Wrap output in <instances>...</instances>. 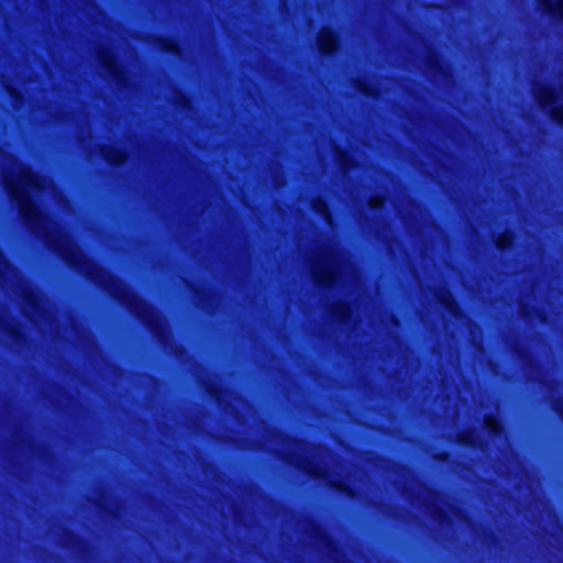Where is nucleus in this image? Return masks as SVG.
Segmentation results:
<instances>
[{
  "instance_id": "obj_11",
  "label": "nucleus",
  "mask_w": 563,
  "mask_h": 563,
  "mask_svg": "<svg viewBox=\"0 0 563 563\" xmlns=\"http://www.w3.org/2000/svg\"><path fill=\"white\" fill-rule=\"evenodd\" d=\"M441 301L443 303V306L451 312V313H455L456 312V307L455 305L453 303L452 301V298L449 294H445L441 297Z\"/></svg>"
},
{
  "instance_id": "obj_14",
  "label": "nucleus",
  "mask_w": 563,
  "mask_h": 563,
  "mask_svg": "<svg viewBox=\"0 0 563 563\" xmlns=\"http://www.w3.org/2000/svg\"><path fill=\"white\" fill-rule=\"evenodd\" d=\"M23 295L26 297L30 305L34 306V308L37 309V299L35 298L34 294L31 291H24Z\"/></svg>"
},
{
  "instance_id": "obj_5",
  "label": "nucleus",
  "mask_w": 563,
  "mask_h": 563,
  "mask_svg": "<svg viewBox=\"0 0 563 563\" xmlns=\"http://www.w3.org/2000/svg\"><path fill=\"white\" fill-rule=\"evenodd\" d=\"M101 156L110 164H120L125 159V154L114 147L101 148Z\"/></svg>"
},
{
  "instance_id": "obj_4",
  "label": "nucleus",
  "mask_w": 563,
  "mask_h": 563,
  "mask_svg": "<svg viewBox=\"0 0 563 563\" xmlns=\"http://www.w3.org/2000/svg\"><path fill=\"white\" fill-rule=\"evenodd\" d=\"M317 45L321 53H332L336 48V37L330 30L323 29L318 35Z\"/></svg>"
},
{
  "instance_id": "obj_10",
  "label": "nucleus",
  "mask_w": 563,
  "mask_h": 563,
  "mask_svg": "<svg viewBox=\"0 0 563 563\" xmlns=\"http://www.w3.org/2000/svg\"><path fill=\"white\" fill-rule=\"evenodd\" d=\"M485 428L490 433H498L500 431V424L497 420H495L493 417H487L485 419Z\"/></svg>"
},
{
  "instance_id": "obj_12",
  "label": "nucleus",
  "mask_w": 563,
  "mask_h": 563,
  "mask_svg": "<svg viewBox=\"0 0 563 563\" xmlns=\"http://www.w3.org/2000/svg\"><path fill=\"white\" fill-rule=\"evenodd\" d=\"M552 119L563 125V107H553L551 110Z\"/></svg>"
},
{
  "instance_id": "obj_9",
  "label": "nucleus",
  "mask_w": 563,
  "mask_h": 563,
  "mask_svg": "<svg viewBox=\"0 0 563 563\" xmlns=\"http://www.w3.org/2000/svg\"><path fill=\"white\" fill-rule=\"evenodd\" d=\"M332 313L340 320H344L349 317V314L351 313V310H350L349 306H346L345 303H336L333 306Z\"/></svg>"
},
{
  "instance_id": "obj_3",
  "label": "nucleus",
  "mask_w": 563,
  "mask_h": 563,
  "mask_svg": "<svg viewBox=\"0 0 563 563\" xmlns=\"http://www.w3.org/2000/svg\"><path fill=\"white\" fill-rule=\"evenodd\" d=\"M533 92L538 102L542 107L554 106L559 99L558 93L553 89L545 86L536 85Z\"/></svg>"
},
{
  "instance_id": "obj_6",
  "label": "nucleus",
  "mask_w": 563,
  "mask_h": 563,
  "mask_svg": "<svg viewBox=\"0 0 563 563\" xmlns=\"http://www.w3.org/2000/svg\"><path fill=\"white\" fill-rule=\"evenodd\" d=\"M538 2L550 13L556 14L563 19V0H538Z\"/></svg>"
},
{
  "instance_id": "obj_1",
  "label": "nucleus",
  "mask_w": 563,
  "mask_h": 563,
  "mask_svg": "<svg viewBox=\"0 0 563 563\" xmlns=\"http://www.w3.org/2000/svg\"><path fill=\"white\" fill-rule=\"evenodd\" d=\"M3 183L9 196L18 202L22 219L38 239L44 240L49 249L68 265L91 277L96 283L109 287L113 296L123 295L122 290L114 285L113 278L91 263L53 221L40 213L31 201L29 188L41 190L49 188L55 196L51 180L32 173L29 167L12 158L8 168L3 170Z\"/></svg>"
},
{
  "instance_id": "obj_13",
  "label": "nucleus",
  "mask_w": 563,
  "mask_h": 563,
  "mask_svg": "<svg viewBox=\"0 0 563 563\" xmlns=\"http://www.w3.org/2000/svg\"><path fill=\"white\" fill-rule=\"evenodd\" d=\"M510 243H511V236L508 233L500 235L498 238V240L496 241L497 247L501 249V250L508 247L510 245Z\"/></svg>"
},
{
  "instance_id": "obj_2",
  "label": "nucleus",
  "mask_w": 563,
  "mask_h": 563,
  "mask_svg": "<svg viewBox=\"0 0 563 563\" xmlns=\"http://www.w3.org/2000/svg\"><path fill=\"white\" fill-rule=\"evenodd\" d=\"M340 264L336 245L333 242L328 243L318 250L311 258L313 278L320 285H331L338 276Z\"/></svg>"
},
{
  "instance_id": "obj_15",
  "label": "nucleus",
  "mask_w": 563,
  "mask_h": 563,
  "mask_svg": "<svg viewBox=\"0 0 563 563\" xmlns=\"http://www.w3.org/2000/svg\"><path fill=\"white\" fill-rule=\"evenodd\" d=\"M383 206V199L382 198H372L369 200V207L373 209H378Z\"/></svg>"
},
{
  "instance_id": "obj_7",
  "label": "nucleus",
  "mask_w": 563,
  "mask_h": 563,
  "mask_svg": "<svg viewBox=\"0 0 563 563\" xmlns=\"http://www.w3.org/2000/svg\"><path fill=\"white\" fill-rule=\"evenodd\" d=\"M100 63L112 74L118 75L119 71L117 69L115 62L113 56L110 53H100L99 54Z\"/></svg>"
},
{
  "instance_id": "obj_8",
  "label": "nucleus",
  "mask_w": 563,
  "mask_h": 563,
  "mask_svg": "<svg viewBox=\"0 0 563 563\" xmlns=\"http://www.w3.org/2000/svg\"><path fill=\"white\" fill-rule=\"evenodd\" d=\"M313 211L320 216H322L328 223L331 222V217L328 210V207L322 200H313L311 203Z\"/></svg>"
}]
</instances>
